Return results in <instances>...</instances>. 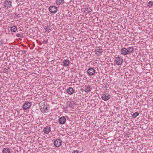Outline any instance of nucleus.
I'll return each mask as SVG.
<instances>
[{
	"mask_svg": "<svg viewBox=\"0 0 153 153\" xmlns=\"http://www.w3.org/2000/svg\"><path fill=\"white\" fill-rule=\"evenodd\" d=\"M101 50H102L101 49ZM94 52L96 55L97 56L100 55L102 53V51L101 50V49H96L95 51Z\"/></svg>",
	"mask_w": 153,
	"mask_h": 153,
	"instance_id": "2eb2a0df",
	"label": "nucleus"
},
{
	"mask_svg": "<svg viewBox=\"0 0 153 153\" xmlns=\"http://www.w3.org/2000/svg\"><path fill=\"white\" fill-rule=\"evenodd\" d=\"M16 36H17L19 37H22V35L20 33H17L16 34Z\"/></svg>",
	"mask_w": 153,
	"mask_h": 153,
	"instance_id": "a878e982",
	"label": "nucleus"
},
{
	"mask_svg": "<svg viewBox=\"0 0 153 153\" xmlns=\"http://www.w3.org/2000/svg\"><path fill=\"white\" fill-rule=\"evenodd\" d=\"M19 15V14H18L17 13H16L15 14V16L18 17H20Z\"/></svg>",
	"mask_w": 153,
	"mask_h": 153,
	"instance_id": "c756f323",
	"label": "nucleus"
},
{
	"mask_svg": "<svg viewBox=\"0 0 153 153\" xmlns=\"http://www.w3.org/2000/svg\"><path fill=\"white\" fill-rule=\"evenodd\" d=\"M85 11H87V12H86L87 13H89L92 11V10L90 7H87L85 8Z\"/></svg>",
	"mask_w": 153,
	"mask_h": 153,
	"instance_id": "412c9836",
	"label": "nucleus"
},
{
	"mask_svg": "<svg viewBox=\"0 0 153 153\" xmlns=\"http://www.w3.org/2000/svg\"><path fill=\"white\" fill-rule=\"evenodd\" d=\"M10 149L9 148H4L3 149L2 153H11Z\"/></svg>",
	"mask_w": 153,
	"mask_h": 153,
	"instance_id": "a211bd4d",
	"label": "nucleus"
},
{
	"mask_svg": "<svg viewBox=\"0 0 153 153\" xmlns=\"http://www.w3.org/2000/svg\"><path fill=\"white\" fill-rule=\"evenodd\" d=\"M4 44V40H1L0 41V45L3 46Z\"/></svg>",
	"mask_w": 153,
	"mask_h": 153,
	"instance_id": "393cba45",
	"label": "nucleus"
},
{
	"mask_svg": "<svg viewBox=\"0 0 153 153\" xmlns=\"http://www.w3.org/2000/svg\"><path fill=\"white\" fill-rule=\"evenodd\" d=\"M43 105L40 106V109L43 113H47L48 112L49 108V107H46L45 104H43Z\"/></svg>",
	"mask_w": 153,
	"mask_h": 153,
	"instance_id": "f03ea898",
	"label": "nucleus"
},
{
	"mask_svg": "<svg viewBox=\"0 0 153 153\" xmlns=\"http://www.w3.org/2000/svg\"><path fill=\"white\" fill-rule=\"evenodd\" d=\"M139 115V113L137 112H136L134 113L132 115V117L134 118L136 117Z\"/></svg>",
	"mask_w": 153,
	"mask_h": 153,
	"instance_id": "5701e85b",
	"label": "nucleus"
},
{
	"mask_svg": "<svg viewBox=\"0 0 153 153\" xmlns=\"http://www.w3.org/2000/svg\"><path fill=\"white\" fill-rule=\"evenodd\" d=\"M62 144V141L59 139H57L54 142V145L56 147L60 146Z\"/></svg>",
	"mask_w": 153,
	"mask_h": 153,
	"instance_id": "20e7f679",
	"label": "nucleus"
},
{
	"mask_svg": "<svg viewBox=\"0 0 153 153\" xmlns=\"http://www.w3.org/2000/svg\"><path fill=\"white\" fill-rule=\"evenodd\" d=\"M110 95L107 94H104L102 95L101 98L104 101H107L110 98Z\"/></svg>",
	"mask_w": 153,
	"mask_h": 153,
	"instance_id": "9d476101",
	"label": "nucleus"
},
{
	"mask_svg": "<svg viewBox=\"0 0 153 153\" xmlns=\"http://www.w3.org/2000/svg\"><path fill=\"white\" fill-rule=\"evenodd\" d=\"M4 6L6 9H8L12 6V2L8 0H5L4 2Z\"/></svg>",
	"mask_w": 153,
	"mask_h": 153,
	"instance_id": "f257e3e1",
	"label": "nucleus"
},
{
	"mask_svg": "<svg viewBox=\"0 0 153 153\" xmlns=\"http://www.w3.org/2000/svg\"><path fill=\"white\" fill-rule=\"evenodd\" d=\"M121 53L123 56H125L128 54V51L126 48H123L120 50Z\"/></svg>",
	"mask_w": 153,
	"mask_h": 153,
	"instance_id": "6e6552de",
	"label": "nucleus"
},
{
	"mask_svg": "<svg viewBox=\"0 0 153 153\" xmlns=\"http://www.w3.org/2000/svg\"><path fill=\"white\" fill-rule=\"evenodd\" d=\"M10 30L12 32H15L17 30L16 27L15 26H13L11 27Z\"/></svg>",
	"mask_w": 153,
	"mask_h": 153,
	"instance_id": "aec40b11",
	"label": "nucleus"
},
{
	"mask_svg": "<svg viewBox=\"0 0 153 153\" xmlns=\"http://www.w3.org/2000/svg\"><path fill=\"white\" fill-rule=\"evenodd\" d=\"M127 49L128 51V54H129L132 53L134 52V48L132 47H129Z\"/></svg>",
	"mask_w": 153,
	"mask_h": 153,
	"instance_id": "dca6fc26",
	"label": "nucleus"
},
{
	"mask_svg": "<svg viewBox=\"0 0 153 153\" xmlns=\"http://www.w3.org/2000/svg\"><path fill=\"white\" fill-rule=\"evenodd\" d=\"M4 71L5 73H7L9 72V70L5 68L4 69Z\"/></svg>",
	"mask_w": 153,
	"mask_h": 153,
	"instance_id": "cd10ccee",
	"label": "nucleus"
},
{
	"mask_svg": "<svg viewBox=\"0 0 153 153\" xmlns=\"http://www.w3.org/2000/svg\"><path fill=\"white\" fill-rule=\"evenodd\" d=\"M31 102L28 101L26 102L23 105V108L24 110H26L29 108L31 105Z\"/></svg>",
	"mask_w": 153,
	"mask_h": 153,
	"instance_id": "7ed1b4c3",
	"label": "nucleus"
},
{
	"mask_svg": "<svg viewBox=\"0 0 153 153\" xmlns=\"http://www.w3.org/2000/svg\"><path fill=\"white\" fill-rule=\"evenodd\" d=\"M115 61L117 65H120L122 64L123 61V60L122 58L120 57V56H118L116 58Z\"/></svg>",
	"mask_w": 153,
	"mask_h": 153,
	"instance_id": "423d86ee",
	"label": "nucleus"
},
{
	"mask_svg": "<svg viewBox=\"0 0 153 153\" xmlns=\"http://www.w3.org/2000/svg\"><path fill=\"white\" fill-rule=\"evenodd\" d=\"M51 131V128L49 126H47L44 128L43 129L44 133L46 134L49 133Z\"/></svg>",
	"mask_w": 153,
	"mask_h": 153,
	"instance_id": "f8f14e48",
	"label": "nucleus"
},
{
	"mask_svg": "<svg viewBox=\"0 0 153 153\" xmlns=\"http://www.w3.org/2000/svg\"><path fill=\"white\" fill-rule=\"evenodd\" d=\"M44 29L46 32L48 33L50 32L51 31V29L48 28V27H45Z\"/></svg>",
	"mask_w": 153,
	"mask_h": 153,
	"instance_id": "b1692460",
	"label": "nucleus"
},
{
	"mask_svg": "<svg viewBox=\"0 0 153 153\" xmlns=\"http://www.w3.org/2000/svg\"><path fill=\"white\" fill-rule=\"evenodd\" d=\"M95 70L92 68H88L87 71V72L90 75H93L95 73Z\"/></svg>",
	"mask_w": 153,
	"mask_h": 153,
	"instance_id": "0eeeda50",
	"label": "nucleus"
},
{
	"mask_svg": "<svg viewBox=\"0 0 153 153\" xmlns=\"http://www.w3.org/2000/svg\"><path fill=\"white\" fill-rule=\"evenodd\" d=\"M64 2V0H56V4L58 5H61Z\"/></svg>",
	"mask_w": 153,
	"mask_h": 153,
	"instance_id": "6ab92c4d",
	"label": "nucleus"
},
{
	"mask_svg": "<svg viewBox=\"0 0 153 153\" xmlns=\"http://www.w3.org/2000/svg\"><path fill=\"white\" fill-rule=\"evenodd\" d=\"M43 42L44 44H47L48 43V41L47 40H44V41H43Z\"/></svg>",
	"mask_w": 153,
	"mask_h": 153,
	"instance_id": "c85d7f7f",
	"label": "nucleus"
},
{
	"mask_svg": "<svg viewBox=\"0 0 153 153\" xmlns=\"http://www.w3.org/2000/svg\"><path fill=\"white\" fill-rule=\"evenodd\" d=\"M49 10L51 13H56L57 11V7L54 5L50 6L49 7Z\"/></svg>",
	"mask_w": 153,
	"mask_h": 153,
	"instance_id": "39448f33",
	"label": "nucleus"
},
{
	"mask_svg": "<svg viewBox=\"0 0 153 153\" xmlns=\"http://www.w3.org/2000/svg\"><path fill=\"white\" fill-rule=\"evenodd\" d=\"M62 62V65L64 67H67L69 66L71 62L68 60L64 59Z\"/></svg>",
	"mask_w": 153,
	"mask_h": 153,
	"instance_id": "9b49d317",
	"label": "nucleus"
},
{
	"mask_svg": "<svg viewBox=\"0 0 153 153\" xmlns=\"http://www.w3.org/2000/svg\"><path fill=\"white\" fill-rule=\"evenodd\" d=\"M74 104V102L73 101H68L66 103V105L68 106H69L71 108L73 107V106Z\"/></svg>",
	"mask_w": 153,
	"mask_h": 153,
	"instance_id": "ddd939ff",
	"label": "nucleus"
},
{
	"mask_svg": "<svg viewBox=\"0 0 153 153\" xmlns=\"http://www.w3.org/2000/svg\"><path fill=\"white\" fill-rule=\"evenodd\" d=\"M153 5V1H150L148 2L147 6L149 8H151L152 7Z\"/></svg>",
	"mask_w": 153,
	"mask_h": 153,
	"instance_id": "4be33fe9",
	"label": "nucleus"
},
{
	"mask_svg": "<svg viewBox=\"0 0 153 153\" xmlns=\"http://www.w3.org/2000/svg\"><path fill=\"white\" fill-rule=\"evenodd\" d=\"M74 91V90L71 87H69L67 90V92L70 95L72 94Z\"/></svg>",
	"mask_w": 153,
	"mask_h": 153,
	"instance_id": "4468645a",
	"label": "nucleus"
},
{
	"mask_svg": "<svg viewBox=\"0 0 153 153\" xmlns=\"http://www.w3.org/2000/svg\"><path fill=\"white\" fill-rule=\"evenodd\" d=\"M85 91L87 93L89 92L92 89V88H91L90 85L85 86Z\"/></svg>",
	"mask_w": 153,
	"mask_h": 153,
	"instance_id": "f3484780",
	"label": "nucleus"
},
{
	"mask_svg": "<svg viewBox=\"0 0 153 153\" xmlns=\"http://www.w3.org/2000/svg\"><path fill=\"white\" fill-rule=\"evenodd\" d=\"M26 51H25V50H23V51H22V52L23 54L25 53H26Z\"/></svg>",
	"mask_w": 153,
	"mask_h": 153,
	"instance_id": "7c9ffc66",
	"label": "nucleus"
},
{
	"mask_svg": "<svg viewBox=\"0 0 153 153\" xmlns=\"http://www.w3.org/2000/svg\"><path fill=\"white\" fill-rule=\"evenodd\" d=\"M66 118L64 116H62L59 118V123L60 124H64L66 122Z\"/></svg>",
	"mask_w": 153,
	"mask_h": 153,
	"instance_id": "1a4fd4ad",
	"label": "nucleus"
},
{
	"mask_svg": "<svg viewBox=\"0 0 153 153\" xmlns=\"http://www.w3.org/2000/svg\"><path fill=\"white\" fill-rule=\"evenodd\" d=\"M72 153H79V151L76 150L73 151Z\"/></svg>",
	"mask_w": 153,
	"mask_h": 153,
	"instance_id": "bb28decb",
	"label": "nucleus"
}]
</instances>
